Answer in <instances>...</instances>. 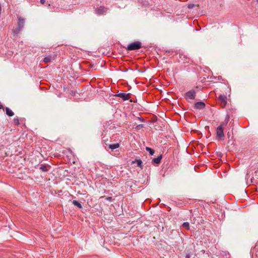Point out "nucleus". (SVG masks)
I'll use <instances>...</instances> for the list:
<instances>
[{
	"instance_id": "f8f14e48",
	"label": "nucleus",
	"mask_w": 258,
	"mask_h": 258,
	"mask_svg": "<svg viewBox=\"0 0 258 258\" xmlns=\"http://www.w3.org/2000/svg\"><path fill=\"white\" fill-rule=\"evenodd\" d=\"M119 147V144L118 143L111 144L109 146V148L111 150H114L115 149L118 148Z\"/></svg>"
},
{
	"instance_id": "a211bd4d",
	"label": "nucleus",
	"mask_w": 258,
	"mask_h": 258,
	"mask_svg": "<svg viewBox=\"0 0 258 258\" xmlns=\"http://www.w3.org/2000/svg\"><path fill=\"white\" fill-rule=\"evenodd\" d=\"M195 5L191 4L188 5L187 7L189 9H192V8H194L195 7Z\"/></svg>"
},
{
	"instance_id": "4be33fe9",
	"label": "nucleus",
	"mask_w": 258,
	"mask_h": 258,
	"mask_svg": "<svg viewBox=\"0 0 258 258\" xmlns=\"http://www.w3.org/2000/svg\"><path fill=\"white\" fill-rule=\"evenodd\" d=\"M257 2H258V0H257Z\"/></svg>"
},
{
	"instance_id": "412c9836",
	"label": "nucleus",
	"mask_w": 258,
	"mask_h": 258,
	"mask_svg": "<svg viewBox=\"0 0 258 258\" xmlns=\"http://www.w3.org/2000/svg\"><path fill=\"white\" fill-rule=\"evenodd\" d=\"M3 108V106L2 105H0V108Z\"/></svg>"
},
{
	"instance_id": "f257e3e1",
	"label": "nucleus",
	"mask_w": 258,
	"mask_h": 258,
	"mask_svg": "<svg viewBox=\"0 0 258 258\" xmlns=\"http://www.w3.org/2000/svg\"><path fill=\"white\" fill-rule=\"evenodd\" d=\"M227 121L226 122H222L220 125L217 128L216 135L219 140H224V134L223 132L224 127L226 125Z\"/></svg>"
},
{
	"instance_id": "9b49d317",
	"label": "nucleus",
	"mask_w": 258,
	"mask_h": 258,
	"mask_svg": "<svg viewBox=\"0 0 258 258\" xmlns=\"http://www.w3.org/2000/svg\"><path fill=\"white\" fill-rule=\"evenodd\" d=\"M137 163V166L143 168L142 167V161L140 159H136L135 161H133V163Z\"/></svg>"
},
{
	"instance_id": "f3484780",
	"label": "nucleus",
	"mask_w": 258,
	"mask_h": 258,
	"mask_svg": "<svg viewBox=\"0 0 258 258\" xmlns=\"http://www.w3.org/2000/svg\"><path fill=\"white\" fill-rule=\"evenodd\" d=\"M14 124L15 125H18L19 124V120L18 118H15L13 120Z\"/></svg>"
},
{
	"instance_id": "1a4fd4ad",
	"label": "nucleus",
	"mask_w": 258,
	"mask_h": 258,
	"mask_svg": "<svg viewBox=\"0 0 258 258\" xmlns=\"http://www.w3.org/2000/svg\"><path fill=\"white\" fill-rule=\"evenodd\" d=\"M39 169L44 172H47L49 170L50 166L49 165H41Z\"/></svg>"
},
{
	"instance_id": "423d86ee",
	"label": "nucleus",
	"mask_w": 258,
	"mask_h": 258,
	"mask_svg": "<svg viewBox=\"0 0 258 258\" xmlns=\"http://www.w3.org/2000/svg\"><path fill=\"white\" fill-rule=\"evenodd\" d=\"M205 107V104L203 102H198L194 104V107L197 109H202Z\"/></svg>"
},
{
	"instance_id": "39448f33",
	"label": "nucleus",
	"mask_w": 258,
	"mask_h": 258,
	"mask_svg": "<svg viewBox=\"0 0 258 258\" xmlns=\"http://www.w3.org/2000/svg\"><path fill=\"white\" fill-rule=\"evenodd\" d=\"M116 96L119 97L123 99V100H128L130 98V94L126 93H119L115 95Z\"/></svg>"
},
{
	"instance_id": "9d476101",
	"label": "nucleus",
	"mask_w": 258,
	"mask_h": 258,
	"mask_svg": "<svg viewBox=\"0 0 258 258\" xmlns=\"http://www.w3.org/2000/svg\"><path fill=\"white\" fill-rule=\"evenodd\" d=\"M6 114L9 116H13L14 115L13 111L8 107L6 108Z\"/></svg>"
},
{
	"instance_id": "4468645a",
	"label": "nucleus",
	"mask_w": 258,
	"mask_h": 258,
	"mask_svg": "<svg viewBox=\"0 0 258 258\" xmlns=\"http://www.w3.org/2000/svg\"><path fill=\"white\" fill-rule=\"evenodd\" d=\"M52 60V58L51 56H47L44 58L43 61L47 63L51 61Z\"/></svg>"
},
{
	"instance_id": "dca6fc26",
	"label": "nucleus",
	"mask_w": 258,
	"mask_h": 258,
	"mask_svg": "<svg viewBox=\"0 0 258 258\" xmlns=\"http://www.w3.org/2000/svg\"><path fill=\"white\" fill-rule=\"evenodd\" d=\"M182 227L186 229H188L189 227V224L188 222H184L182 224Z\"/></svg>"
},
{
	"instance_id": "2eb2a0df",
	"label": "nucleus",
	"mask_w": 258,
	"mask_h": 258,
	"mask_svg": "<svg viewBox=\"0 0 258 258\" xmlns=\"http://www.w3.org/2000/svg\"><path fill=\"white\" fill-rule=\"evenodd\" d=\"M146 150L148 151L149 152V154L151 155H152L154 154V150L149 147H146Z\"/></svg>"
},
{
	"instance_id": "20e7f679",
	"label": "nucleus",
	"mask_w": 258,
	"mask_h": 258,
	"mask_svg": "<svg viewBox=\"0 0 258 258\" xmlns=\"http://www.w3.org/2000/svg\"><path fill=\"white\" fill-rule=\"evenodd\" d=\"M219 100L220 101V105L222 107L225 106L227 103V97L224 95H220L219 96Z\"/></svg>"
},
{
	"instance_id": "6e6552de",
	"label": "nucleus",
	"mask_w": 258,
	"mask_h": 258,
	"mask_svg": "<svg viewBox=\"0 0 258 258\" xmlns=\"http://www.w3.org/2000/svg\"><path fill=\"white\" fill-rule=\"evenodd\" d=\"M161 159H162V155H160L158 157H157L156 158H154L152 160V162L155 164H159L161 162Z\"/></svg>"
},
{
	"instance_id": "6ab92c4d",
	"label": "nucleus",
	"mask_w": 258,
	"mask_h": 258,
	"mask_svg": "<svg viewBox=\"0 0 258 258\" xmlns=\"http://www.w3.org/2000/svg\"><path fill=\"white\" fill-rule=\"evenodd\" d=\"M45 2V0H40V3L42 4H44V3Z\"/></svg>"
},
{
	"instance_id": "7ed1b4c3",
	"label": "nucleus",
	"mask_w": 258,
	"mask_h": 258,
	"mask_svg": "<svg viewBox=\"0 0 258 258\" xmlns=\"http://www.w3.org/2000/svg\"><path fill=\"white\" fill-rule=\"evenodd\" d=\"M196 97V92L194 90H192L187 92L185 94L186 99H194Z\"/></svg>"
},
{
	"instance_id": "f03ea898",
	"label": "nucleus",
	"mask_w": 258,
	"mask_h": 258,
	"mask_svg": "<svg viewBox=\"0 0 258 258\" xmlns=\"http://www.w3.org/2000/svg\"><path fill=\"white\" fill-rule=\"evenodd\" d=\"M142 47V43L140 41H136L128 45V50H135L140 49Z\"/></svg>"
},
{
	"instance_id": "0eeeda50",
	"label": "nucleus",
	"mask_w": 258,
	"mask_h": 258,
	"mask_svg": "<svg viewBox=\"0 0 258 258\" xmlns=\"http://www.w3.org/2000/svg\"><path fill=\"white\" fill-rule=\"evenodd\" d=\"M24 23H25V21H24V19L21 18V17H19L18 18V26L19 27L20 29H21L23 27L24 25Z\"/></svg>"
},
{
	"instance_id": "ddd939ff",
	"label": "nucleus",
	"mask_w": 258,
	"mask_h": 258,
	"mask_svg": "<svg viewBox=\"0 0 258 258\" xmlns=\"http://www.w3.org/2000/svg\"><path fill=\"white\" fill-rule=\"evenodd\" d=\"M72 203L75 206H77L78 208L80 209L82 208L81 204L79 202L77 201H73Z\"/></svg>"
},
{
	"instance_id": "aec40b11",
	"label": "nucleus",
	"mask_w": 258,
	"mask_h": 258,
	"mask_svg": "<svg viewBox=\"0 0 258 258\" xmlns=\"http://www.w3.org/2000/svg\"><path fill=\"white\" fill-rule=\"evenodd\" d=\"M185 258H190V255L188 254H186L185 256Z\"/></svg>"
}]
</instances>
